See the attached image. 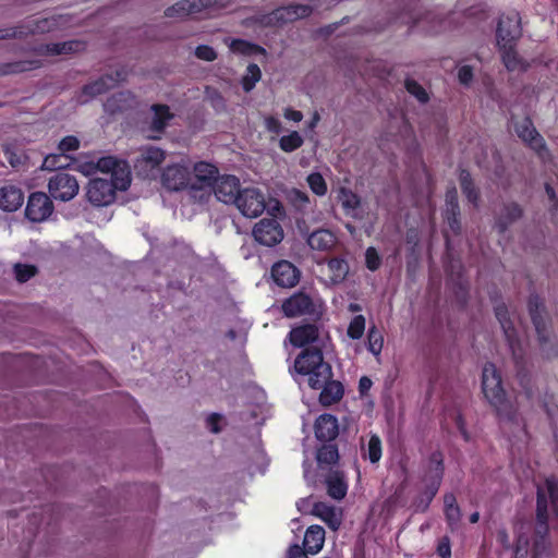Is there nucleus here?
<instances>
[{
	"label": "nucleus",
	"instance_id": "obj_43",
	"mask_svg": "<svg viewBox=\"0 0 558 558\" xmlns=\"http://www.w3.org/2000/svg\"><path fill=\"white\" fill-rule=\"evenodd\" d=\"M306 182L311 191L317 196H324L327 193V183L324 177L318 172H313L307 175Z\"/></svg>",
	"mask_w": 558,
	"mask_h": 558
},
{
	"label": "nucleus",
	"instance_id": "obj_52",
	"mask_svg": "<svg viewBox=\"0 0 558 558\" xmlns=\"http://www.w3.org/2000/svg\"><path fill=\"white\" fill-rule=\"evenodd\" d=\"M15 278L20 282H26L28 279L35 276L36 268L32 265L16 264L14 266Z\"/></svg>",
	"mask_w": 558,
	"mask_h": 558
},
{
	"label": "nucleus",
	"instance_id": "obj_14",
	"mask_svg": "<svg viewBox=\"0 0 558 558\" xmlns=\"http://www.w3.org/2000/svg\"><path fill=\"white\" fill-rule=\"evenodd\" d=\"M151 118L145 129L146 136L151 140L160 137L165 129L168 126L169 121L173 118V113L166 105L151 106Z\"/></svg>",
	"mask_w": 558,
	"mask_h": 558
},
{
	"label": "nucleus",
	"instance_id": "obj_18",
	"mask_svg": "<svg viewBox=\"0 0 558 558\" xmlns=\"http://www.w3.org/2000/svg\"><path fill=\"white\" fill-rule=\"evenodd\" d=\"M271 276L275 282L283 288L294 287L300 278L296 267L287 260L276 263L272 266Z\"/></svg>",
	"mask_w": 558,
	"mask_h": 558
},
{
	"label": "nucleus",
	"instance_id": "obj_6",
	"mask_svg": "<svg viewBox=\"0 0 558 558\" xmlns=\"http://www.w3.org/2000/svg\"><path fill=\"white\" fill-rule=\"evenodd\" d=\"M165 158L166 153L161 148L153 145L143 146L134 160V170L142 178H155Z\"/></svg>",
	"mask_w": 558,
	"mask_h": 558
},
{
	"label": "nucleus",
	"instance_id": "obj_45",
	"mask_svg": "<svg viewBox=\"0 0 558 558\" xmlns=\"http://www.w3.org/2000/svg\"><path fill=\"white\" fill-rule=\"evenodd\" d=\"M364 331H365V317L363 315H356L350 322L347 333L351 339L357 340L363 337Z\"/></svg>",
	"mask_w": 558,
	"mask_h": 558
},
{
	"label": "nucleus",
	"instance_id": "obj_58",
	"mask_svg": "<svg viewBox=\"0 0 558 558\" xmlns=\"http://www.w3.org/2000/svg\"><path fill=\"white\" fill-rule=\"evenodd\" d=\"M264 124L266 130L270 133L279 134L282 131V123L277 117L265 116Z\"/></svg>",
	"mask_w": 558,
	"mask_h": 558
},
{
	"label": "nucleus",
	"instance_id": "obj_22",
	"mask_svg": "<svg viewBox=\"0 0 558 558\" xmlns=\"http://www.w3.org/2000/svg\"><path fill=\"white\" fill-rule=\"evenodd\" d=\"M313 514L323 520L331 530L337 531L342 522V512L325 502H316L313 507Z\"/></svg>",
	"mask_w": 558,
	"mask_h": 558
},
{
	"label": "nucleus",
	"instance_id": "obj_57",
	"mask_svg": "<svg viewBox=\"0 0 558 558\" xmlns=\"http://www.w3.org/2000/svg\"><path fill=\"white\" fill-rule=\"evenodd\" d=\"M194 2L198 13L209 9H218L225 5V0H194Z\"/></svg>",
	"mask_w": 558,
	"mask_h": 558
},
{
	"label": "nucleus",
	"instance_id": "obj_35",
	"mask_svg": "<svg viewBox=\"0 0 558 558\" xmlns=\"http://www.w3.org/2000/svg\"><path fill=\"white\" fill-rule=\"evenodd\" d=\"M134 102V98L130 93H120L110 97L104 105L105 110L114 113L120 110L128 109Z\"/></svg>",
	"mask_w": 558,
	"mask_h": 558
},
{
	"label": "nucleus",
	"instance_id": "obj_4",
	"mask_svg": "<svg viewBox=\"0 0 558 558\" xmlns=\"http://www.w3.org/2000/svg\"><path fill=\"white\" fill-rule=\"evenodd\" d=\"M77 170L86 177L95 175L98 172L109 174V172L114 171L117 185L119 187L130 186L131 184L129 165L124 160L111 156L99 158L97 161H81L77 166Z\"/></svg>",
	"mask_w": 558,
	"mask_h": 558
},
{
	"label": "nucleus",
	"instance_id": "obj_19",
	"mask_svg": "<svg viewBox=\"0 0 558 558\" xmlns=\"http://www.w3.org/2000/svg\"><path fill=\"white\" fill-rule=\"evenodd\" d=\"M326 284L336 286L344 281L349 274V265L345 259L335 257L327 260L322 269Z\"/></svg>",
	"mask_w": 558,
	"mask_h": 558
},
{
	"label": "nucleus",
	"instance_id": "obj_59",
	"mask_svg": "<svg viewBox=\"0 0 558 558\" xmlns=\"http://www.w3.org/2000/svg\"><path fill=\"white\" fill-rule=\"evenodd\" d=\"M78 146H80V142L75 136H66L60 142L59 149L64 155V153H66V151H72V150L77 149Z\"/></svg>",
	"mask_w": 558,
	"mask_h": 558
},
{
	"label": "nucleus",
	"instance_id": "obj_12",
	"mask_svg": "<svg viewBox=\"0 0 558 558\" xmlns=\"http://www.w3.org/2000/svg\"><path fill=\"white\" fill-rule=\"evenodd\" d=\"M53 211L52 202L43 192H35L29 195L25 214L34 222L46 220Z\"/></svg>",
	"mask_w": 558,
	"mask_h": 558
},
{
	"label": "nucleus",
	"instance_id": "obj_61",
	"mask_svg": "<svg viewBox=\"0 0 558 558\" xmlns=\"http://www.w3.org/2000/svg\"><path fill=\"white\" fill-rule=\"evenodd\" d=\"M207 97L216 109H223L226 104L223 97L215 89H207Z\"/></svg>",
	"mask_w": 558,
	"mask_h": 558
},
{
	"label": "nucleus",
	"instance_id": "obj_21",
	"mask_svg": "<svg viewBox=\"0 0 558 558\" xmlns=\"http://www.w3.org/2000/svg\"><path fill=\"white\" fill-rule=\"evenodd\" d=\"M282 311L288 317L308 314L313 312V302L308 295L296 293L283 302Z\"/></svg>",
	"mask_w": 558,
	"mask_h": 558
},
{
	"label": "nucleus",
	"instance_id": "obj_46",
	"mask_svg": "<svg viewBox=\"0 0 558 558\" xmlns=\"http://www.w3.org/2000/svg\"><path fill=\"white\" fill-rule=\"evenodd\" d=\"M365 456H367V458L369 459V461L372 463H377L380 460V458H381V441L378 436H376V435L371 436L368 444H367Z\"/></svg>",
	"mask_w": 558,
	"mask_h": 558
},
{
	"label": "nucleus",
	"instance_id": "obj_40",
	"mask_svg": "<svg viewBox=\"0 0 558 558\" xmlns=\"http://www.w3.org/2000/svg\"><path fill=\"white\" fill-rule=\"evenodd\" d=\"M262 77V72H260V69L257 64H250L247 68H246V73L243 75L242 80H241V84H242V87L243 89L248 93L251 92L256 83L260 80Z\"/></svg>",
	"mask_w": 558,
	"mask_h": 558
},
{
	"label": "nucleus",
	"instance_id": "obj_47",
	"mask_svg": "<svg viewBox=\"0 0 558 558\" xmlns=\"http://www.w3.org/2000/svg\"><path fill=\"white\" fill-rule=\"evenodd\" d=\"M338 458V450L332 445H324L317 452L319 463L332 464L337 462Z\"/></svg>",
	"mask_w": 558,
	"mask_h": 558
},
{
	"label": "nucleus",
	"instance_id": "obj_28",
	"mask_svg": "<svg viewBox=\"0 0 558 558\" xmlns=\"http://www.w3.org/2000/svg\"><path fill=\"white\" fill-rule=\"evenodd\" d=\"M307 244L316 251H329L337 244V236L327 229H319L308 235Z\"/></svg>",
	"mask_w": 558,
	"mask_h": 558
},
{
	"label": "nucleus",
	"instance_id": "obj_42",
	"mask_svg": "<svg viewBox=\"0 0 558 558\" xmlns=\"http://www.w3.org/2000/svg\"><path fill=\"white\" fill-rule=\"evenodd\" d=\"M229 48L232 52L241 54H253L256 52L265 53V50L263 48L241 39L230 40Z\"/></svg>",
	"mask_w": 558,
	"mask_h": 558
},
{
	"label": "nucleus",
	"instance_id": "obj_51",
	"mask_svg": "<svg viewBox=\"0 0 558 558\" xmlns=\"http://www.w3.org/2000/svg\"><path fill=\"white\" fill-rule=\"evenodd\" d=\"M291 203L300 210L305 209L310 204L308 195L301 190H292L289 194Z\"/></svg>",
	"mask_w": 558,
	"mask_h": 558
},
{
	"label": "nucleus",
	"instance_id": "obj_38",
	"mask_svg": "<svg viewBox=\"0 0 558 558\" xmlns=\"http://www.w3.org/2000/svg\"><path fill=\"white\" fill-rule=\"evenodd\" d=\"M530 313L532 316L533 324L535 326V329L541 338V340H546V337L544 335L546 330L545 322L542 316L541 306L542 304L538 302V300L535 298L530 301Z\"/></svg>",
	"mask_w": 558,
	"mask_h": 558
},
{
	"label": "nucleus",
	"instance_id": "obj_34",
	"mask_svg": "<svg viewBox=\"0 0 558 558\" xmlns=\"http://www.w3.org/2000/svg\"><path fill=\"white\" fill-rule=\"evenodd\" d=\"M501 51V58L505 66L508 71L511 72H521L527 69V63L518 53L513 48H499Z\"/></svg>",
	"mask_w": 558,
	"mask_h": 558
},
{
	"label": "nucleus",
	"instance_id": "obj_41",
	"mask_svg": "<svg viewBox=\"0 0 558 558\" xmlns=\"http://www.w3.org/2000/svg\"><path fill=\"white\" fill-rule=\"evenodd\" d=\"M496 316L501 324V327L505 331L506 338L509 341V345H510L513 354H515V347H514L515 345V331L512 327V323L506 318V310L497 308Z\"/></svg>",
	"mask_w": 558,
	"mask_h": 558
},
{
	"label": "nucleus",
	"instance_id": "obj_39",
	"mask_svg": "<svg viewBox=\"0 0 558 558\" xmlns=\"http://www.w3.org/2000/svg\"><path fill=\"white\" fill-rule=\"evenodd\" d=\"M304 143L302 135L298 131H291L279 140V147L284 153H292L299 149Z\"/></svg>",
	"mask_w": 558,
	"mask_h": 558
},
{
	"label": "nucleus",
	"instance_id": "obj_1",
	"mask_svg": "<svg viewBox=\"0 0 558 558\" xmlns=\"http://www.w3.org/2000/svg\"><path fill=\"white\" fill-rule=\"evenodd\" d=\"M294 369L308 377V385L313 389H320L332 376L331 366L324 362L323 353L317 347L303 350L295 359Z\"/></svg>",
	"mask_w": 558,
	"mask_h": 558
},
{
	"label": "nucleus",
	"instance_id": "obj_44",
	"mask_svg": "<svg viewBox=\"0 0 558 558\" xmlns=\"http://www.w3.org/2000/svg\"><path fill=\"white\" fill-rule=\"evenodd\" d=\"M439 485L437 483H430L425 493L417 499L415 502V510L420 512H424L429 507L433 498L437 494Z\"/></svg>",
	"mask_w": 558,
	"mask_h": 558
},
{
	"label": "nucleus",
	"instance_id": "obj_13",
	"mask_svg": "<svg viewBox=\"0 0 558 558\" xmlns=\"http://www.w3.org/2000/svg\"><path fill=\"white\" fill-rule=\"evenodd\" d=\"M208 191H213L219 202L235 204L238 195L241 192L240 181L234 175L218 177Z\"/></svg>",
	"mask_w": 558,
	"mask_h": 558
},
{
	"label": "nucleus",
	"instance_id": "obj_29",
	"mask_svg": "<svg viewBox=\"0 0 558 558\" xmlns=\"http://www.w3.org/2000/svg\"><path fill=\"white\" fill-rule=\"evenodd\" d=\"M320 388L319 401L325 407L338 402L343 396V386L338 380H331V378H329Z\"/></svg>",
	"mask_w": 558,
	"mask_h": 558
},
{
	"label": "nucleus",
	"instance_id": "obj_17",
	"mask_svg": "<svg viewBox=\"0 0 558 558\" xmlns=\"http://www.w3.org/2000/svg\"><path fill=\"white\" fill-rule=\"evenodd\" d=\"M514 131L518 136L529 144V146L538 153V155L544 158L546 148L544 145L543 137L537 133L533 123L529 119H524L521 122L515 123Z\"/></svg>",
	"mask_w": 558,
	"mask_h": 558
},
{
	"label": "nucleus",
	"instance_id": "obj_7",
	"mask_svg": "<svg viewBox=\"0 0 558 558\" xmlns=\"http://www.w3.org/2000/svg\"><path fill=\"white\" fill-rule=\"evenodd\" d=\"M521 36V19L519 13L501 15L497 27V45L499 48H514Z\"/></svg>",
	"mask_w": 558,
	"mask_h": 558
},
{
	"label": "nucleus",
	"instance_id": "obj_5",
	"mask_svg": "<svg viewBox=\"0 0 558 558\" xmlns=\"http://www.w3.org/2000/svg\"><path fill=\"white\" fill-rule=\"evenodd\" d=\"M110 181L102 178H96L89 181L86 196L90 204L101 207L112 204L116 199L117 191H126L129 186L119 187L114 171L109 172Z\"/></svg>",
	"mask_w": 558,
	"mask_h": 558
},
{
	"label": "nucleus",
	"instance_id": "obj_10",
	"mask_svg": "<svg viewBox=\"0 0 558 558\" xmlns=\"http://www.w3.org/2000/svg\"><path fill=\"white\" fill-rule=\"evenodd\" d=\"M253 235L258 243L274 246L283 239V230L276 219H262L255 225Z\"/></svg>",
	"mask_w": 558,
	"mask_h": 558
},
{
	"label": "nucleus",
	"instance_id": "obj_54",
	"mask_svg": "<svg viewBox=\"0 0 558 558\" xmlns=\"http://www.w3.org/2000/svg\"><path fill=\"white\" fill-rule=\"evenodd\" d=\"M57 26V20L54 17L50 19H40L35 22V26L29 31L35 33H45L50 32Z\"/></svg>",
	"mask_w": 558,
	"mask_h": 558
},
{
	"label": "nucleus",
	"instance_id": "obj_49",
	"mask_svg": "<svg viewBox=\"0 0 558 558\" xmlns=\"http://www.w3.org/2000/svg\"><path fill=\"white\" fill-rule=\"evenodd\" d=\"M460 182H461V189H462L463 193L465 194V196L468 197V199L471 203L476 204L478 195L473 186L470 174L466 171L461 172Z\"/></svg>",
	"mask_w": 558,
	"mask_h": 558
},
{
	"label": "nucleus",
	"instance_id": "obj_53",
	"mask_svg": "<svg viewBox=\"0 0 558 558\" xmlns=\"http://www.w3.org/2000/svg\"><path fill=\"white\" fill-rule=\"evenodd\" d=\"M407 90L416 97L421 102H425L428 99L427 93L425 89L415 81H407L405 82Z\"/></svg>",
	"mask_w": 558,
	"mask_h": 558
},
{
	"label": "nucleus",
	"instance_id": "obj_63",
	"mask_svg": "<svg viewBox=\"0 0 558 558\" xmlns=\"http://www.w3.org/2000/svg\"><path fill=\"white\" fill-rule=\"evenodd\" d=\"M473 77V71L469 65H462L458 70V78L461 84L468 85Z\"/></svg>",
	"mask_w": 558,
	"mask_h": 558
},
{
	"label": "nucleus",
	"instance_id": "obj_25",
	"mask_svg": "<svg viewBox=\"0 0 558 558\" xmlns=\"http://www.w3.org/2000/svg\"><path fill=\"white\" fill-rule=\"evenodd\" d=\"M338 199L347 216H350L352 218L362 217L361 199L351 190L341 187L339 190Z\"/></svg>",
	"mask_w": 558,
	"mask_h": 558
},
{
	"label": "nucleus",
	"instance_id": "obj_26",
	"mask_svg": "<svg viewBox=\"0 0 558 558\" xmlns=\"http://www.w3.org/2000/svg\"><path fill=\"white\" fill-rule=\"evenodd\" d=\"M289 338L294 347L302 348L317 340L318 329L313 325L300 326L290 331Z\"/></svg>",
	"mask_w": 558,
	"mask_h": 558
},
{
	"label": "nucleus",
	"instance_id": "obj_8",
	"mask_svg": "<svg viewBox=\"0 0 558 558\" xmlns=\"http://www.w3.org/2000/svg\"><path fill=\"white\" fill-rule=\"evenodd\" d=\"M48 190L54 199L68 202L77 195L80 185L75 177L58 172L49 179Z\"/></svg>",
	"mask_w": 558,
	"mask_h": 558
},
{
	"label": "nucleus",
	"instance_id": "obj_60",
	"mask_svg": "<svg viewBox=\"0 0 558 558\" xmlns=\"http://www.w3.org/2000/svg\"><path fill=\"white\" fill-rule=\"evenodd\" d=\"M437 554L441 558H450L451 557V545L450 539L447 536H444L439 539L437 545Z\"/></svg>",
	"mask_w": 558,
	"mask_h": 558
},
{
	"label": "nucleus",
	"instance_id": "obj_15",
	"mask_svg": "<svg viewBox=\"0 0 558 558\" xmlns=\"http://www.w3.org/2000/svg\"><path fill=\"white\" fill-rule=\"evenodd\" d=\"M312 11V7L305 4H291L288 7H282L269 14L268 23L274 25H281L294 22L299 19L308 16Z\"/></svg>",
	"mask_w": 558,
	"mask_h": 558
},
{
	"label": "nucleus",
	"instance_id": "obj_56",
	"mask_svg": "<svg viewBox=\"0 0 558 558\" xmlns=\"http://www.w3.org/2000/svg\"><path fill=\"white\" fill-rule=\"evenodd\" d=\"M195 56L204 61H214L217 58V53L214 48L201 45L195 49Z\"/></svg>",
	"mask_w": 558,
	"mask_h": 558
},
{
	"label": "nucleus",
	"instance_id": "obj_24",
	"mask_svg": "<svg viewBox=\"0 0 558 558\" xmlns=\"http://www.w3.org/2000/svg\"><path fill=\"white\" fill-rule=\"evenodd\" d=\"M24 202L21 189L14 185H5L0 189V208L5 211L17 210Z\"/></svg>",
	"mask_w": 558,
	"mask_h": 558
},
{
	"label": "nucleus",
	"instance_id": "obj_20",
	"mask_svg": "<svg viewBox=\"0 0 558 558\" xmlns=\"http://www.w3.org/2000/svg\"><path fill=\"white\" fill-rule=\"evenodd\" d=\"M124 80V73L123 72H117V77H112L110 75H107L105 77H101L90 84H87L83 87L82 94L80 96L81 102H87L93 97L100 95L105 93L107 89L113 87L119 81Z\"/></svg>",
	"mask_w": 558,
	"mask_h": 558
},
{
	"label": "nucleus",
	"instance_id": "obj_33",
	"mask_svg": "<svg viewBox=\"0 0 558 558\" xmlns=\"http://www.w3.org/2000/svg\"><path fill=\"white\" fill-rule=\"evenodd\" d=\"M459 215L458 194L453 187L446 194V217L452 231L459 230L457 216Z\"/></svg>",
	"mask_w": 558,
	"mask_h": 558
},
{
	"label": "nucleus",
	"instance_id": "obj_11",
	"mask_svg": "<svg viewBox=\"0 0 558 558\" xmlns=\"http://www.w3.org/2000/svg\"><path fill=\"white\" fill-rule=\"evenodd\" d=\"M218 178L216 166L199 161L193 167V174L190 173V189L192 191H203L211 189Z\"/></svg>",
	"mask_w": 558,
	"mask_h": 558
},
{
	"label": "nucleus",
	"instance_id": "obj_23",
	"mask_svg": "<svg viewBox=\"0 0 558 558\" xmlns=\"http://www.w3.org/2000/svg\"><path fill=\"white\" fill-rule=\"evenodd\" d=\"M337 418L331 414L320 415L315 423V435L319 440L330 441L338 435Z\"/></svg>",
	"mask_w": 558,
	"mask_h": 558
},
{
	"label": "nucleus",
	"instance_id": "obj_30",
	"mask_svg": "<svg viewBox=\"0 0 558 558\" xmlns=\"http://www.w3.org/2000/svg\"><path fill=\"white\" fill-rule=\"evenodd\" d=\"M325 543V530L319 525H312L304 535V547L308 554H317Z\"/></svg>",
	"mask_w": 558,
	"mask_h": 558
},
{
	"label": "nucleus",
	"instance_id": "obj_31",
	"mask_svg": "<svg viewBox=\"0 0 558 558\" xmlns=\"http://www.w3.org/2000/svg\"><path fill=\"white\" fill-rule=\"evenodd\" d=\"M444 513L450 529H457L461 520L462 513L457 502V498L452 493H447L444 496Z\"/></svg>",
	"mask_w": 558,
	"mask_h": 558
},
{
	"label": "nucleus",
	"instance_id": "obj_3",
	"mask_svg": "<svg viewBox=\"0 0 558 558\" xmlns=\"http://www.w3.org/2000/svg\"><path fill=\"white\" fill-rule=\"evenodd\" d=\"M558 515V483L554 477L546 478L537 486L536 532L542 537L547 534L550 515Z\"/></svg>",
	"mask_w": 558,
	"mask_h": 558
},
{
	"label": "nucleus",
	"instance_id": "obj_55",
	"mask_svg": "<svg viewBox=\"0 0 558 558\" xmlns=\"http://www.w3.org/2000/svg\"><path fill=\"white\" fill-rule=\"evenodd\" d=\"M366 267L374 271L380 266V257L374 247H368L365 253Z\"/></svg>",
	"mask_w": 558,
	"mask_h": 558
},
{
	"label": "nucleus",
	"instance_id": "obj_50",
	"mask_svg": "<svg viewBox=\"0 0 558 558\" xmlns=\"http://www.w3.org/2000/svg\"><path fill=\"white\" fill-rule=\"evenodd\" d=\"M65 166H68V157L63 154L47 156L43 163V168L47 170H54Z\"/></svg>",
	"mask_w": 558,
	"mask_h": 558
},
{
	"label": "nucleus",
	"instance_id": "obj_48",
	"mask_svg": "<svg viewBox=\"0 0 558 558\" xmlns=\"http://www.w3.org/2000/svg\"><path fill=\"white\" fill-rule=\"evenodd\" d=\"M368 350L369 352H372L374 355H379L381 350H383V345H384V338H383V335L380 333L379 330H377L375 327L371 328L369 331H368Z\"/></svg>",
	"mask_w": 558,
	"mask_h": 558
},
{
	"label": "nucleus",
	"instance_id": "obj_16",
	"mask_svg": "<svg viewBox=\"0 0 558 558\" xmlns=\"http://www.w3.org/2000/svg\"><path fill=\"white\" fill-rule=\"evenodd\" d=\"M161 182L170 191L190 187V171L181 165L168 166L162 172Z\"/></svg>",
	"mask_w": 558,
	"mask_h": 558
},
{
	"label": "nucleus",
	"instance_id": "obj_27",
	"mask_svg": "<svg viewBox=\"0 0 558 558\" xmlns=\"http://www.w3.org/2000/svg\"><path fill=\"white\" fill-rule=\"evenodd\" d=\"M326 486L328 495L337 500H341L345 497L348 492V483L344 478L343 473L339 471H331L326 476Z\"/></svg>",
	"mask_w": 558,
	"mask_h": 558
},
{
	"label": "nucleus",
	"instance_id": "obj_32",
	"mask_svg": "<svg viewBox=\"0 0 558 558\" xmlns=\"http://www.w3.org/2000/svg\"><path fill=\"white\" fill-rule=\"evenodd\" d=\"M194 0H180L165 11V15L170 19L183 20L192 14H196L197 9Z\"/></svg>",
	"mask_w": 558,
	"mask_h": 558
},
{
	"label": "nucleus",
	"instance_id": "obj_36",
	"mask_svg": "<svg viewBox=\"0 0 558 558\" xmlns=\"http://www.w3.org/2000/svg\"><path fill=\"white\" fill-rule=\"evenodd\" d=\"M45 53L50 56L69 54L84 49V44L77 40L47 45Z\"/></svg>",
	"mask_w": 558,
	"mask_h": 558
},
{
	"label": "nucleus",
	"instance_id": "obj_37",
	"mask_svg": "<svg viewBox=\"0 0 558 558\" xmlns=\"http://www.w3.org/2000/svg\"><path fill=\"white\" fill-rule=\"evenodd\" d=\"M427 474L432 481L430 483H437L440 486L444 475V458L440 452H434L430 454Z\"/></svg>",
	"mask_w": 558,
	"mask_h": 558
},
{
	"label": "nucleus",
	"instance_id": "obj_2",
	"mask_svg": "<svg viewBox=\"0 0 558 558\" xmlns=\"http://www.w3.org/2000/svg\"><path fill=\"white\" fill-rule=\"evenodd\" d=\"M482 390L487 401L497 410L498 414L510 420L514 409L507 400L501 376L492 363H487L483 367Z\"/></svg>",
	"mask_w": 558,
	"mask_h": 558
},
{
	"label": "nucleus",
	"instance_id": "obj_9",
	"mask_svg": "<svg viewBox=\"0 0 558 558\" xmlns=\"http://www.w3.org/2000/svg\"><path fill=\"white\" fill-rule=\"evenodd\" d=\"M235 206L243 216L255 218L264 211L265 198L256 189H244L238 195Z\"/></svg>",
	"mask_w": 558,
	"mask_h": 558
},
{
	"label": "nucleus",
	"instance_id": "obj_62",
	"mask_svg": "<svg viewBox=\"0 0 558 558\" xmlns=\"http://www.w3.org/2000/svg\"><path fill=\"white\" fill-rule=\"evenodd\" d=\"M222 421V417L221 415L219 414H210L207 420H206V426L207 428L213 432V433H218L220 432V423Z\"/></svg>",
	"mask_w": 558,
	"mask_h": 558
},
{
	"label": "nucleus",
	"instance_id": "obj_64",
	"mask_svg": "<svg viewBox=\"0 0 558 558\" xmlns=\"http://www.w3.org/2000/svg\"><path fill=\"white\" fill-rule=\"evenodd\" d=\"M288 558H307V557H306V553L299 545H293L289 548Z\"/></svg>",
	"mask_w": 558,
	"mask_h": 558
}]
</instances>
